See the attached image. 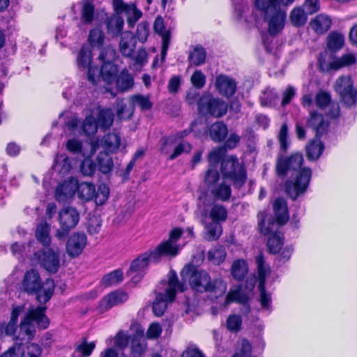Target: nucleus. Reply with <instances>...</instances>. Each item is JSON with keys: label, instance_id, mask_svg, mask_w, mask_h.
<instances>
[{"label": "nucleus", "instance_id": "nucleus-22", "mask_svg": "<svg viewBox=\"0 0 357 357\" xmlns=\"http://www.w3.org/2000/svg\"><path fill=\"white\" fill-rule=\"evenodd\" d=\"M150 250L152 252L153 260L158 262L162 257H176L178 254L181 248L178 244L173 243L170 241L167 240L162 241L154 249Z\"/></svg>", "mask_w": 357, "mask_h": 357}, {"label": "nucleus", "instance_id": "nucleus-9", "mask_svg": "<svg viewBox=\"0 0 357 357\" xmlns=\"http://www.w3.org/2000/svg\"><path fill=\"white\" fill-rule=\"evenodd\" d=\"M221 172L225 178L231 180L237 188H241L245 182V171L236 157L230 156L224 159L221 162Z\"/></svg>", "mask_w": 357, "mask_h": 357}, {"label": "nucleus", "instance_id": "nucleus-64", "mask_svg": "<svg viewBox=\"0 0 357 357\" xmlns=\"http://www.w3.org/2000/svg\"><path fill=\"white\" fill-rule=\"evenodd\" d=\"M331 98L328 93L320 91L315 96L316 105L320 109H324L331 103Z\"/></svg>", "mask_w": 357, "mask_h": 357}, {"label": "nucleus", "instance_id": "nucleus-44", "mask_svg": "<svg viewBox=\"0 0 357 357\" xmlns=\"http://www.w3.org/2000/svg\"><path fill=\"white\" fill-rule=\"evenodd\" d=\"M95 19V8L93 4L86 1L83 3L81 12V22L84 24H91Z\"/></svg>", "mask_w": 357, "mask_h": 357}, {"label": "nucleus", "instance_id": "nucleus-49", "mask_svg": "<svg viewBox=\"0 0 357 357\" xmlns=\"http://www.w3.org/2000/svg\"><path fill=\"white\" fill-rule=\"evenodd\" d=\"M123 280V273L122 270L116 269L105 275L102 280V284L105 287L117 285Z\"/></svg>", "mask_w": 357, "mask_h": 357}, {"label": "nucleus", "instance_id": "nucleus-32", "mask_svg": "<svg viewBox=\"0 0 357 357\" xmlns=\"http://www.w3.org/2000/svg\"><path fill=\"white\" fill-rule=\"evenodd\" d=\"M211 139L215 142H220L225 139L228 130L225 123L222 121H216L208 129Z\"/></svg>", "mask_w": 357, "mask_h": 357}, {"label": "nucleus", "instance_id": "nucleus-27", "mask_svg": "<svg viewBox=\"0 0 357 357\" xmlns=\"http://www.w3.org/2000/svg\"><path fill=\"white\" fill-rule=\"evenodd\" d=\"M136 43L135 36L132 32L124 33L119 43L121 53L126 57H132L136 48Z\"/></svg>", "mask_w": 357, "mask_h": 357}, {"label": "nucleus", "instance_id": "nucleus-20", "mask_svg": "<svg viewBox=\"0 0 357 357\" xmlns=\"http://www.w3.org/2000/svg\"><path fill=\"white\" fill-rule=\"evenodd\" d=\"M40 265L48 272L55 273L58 271L60 260L59 255L52 249L43 250L40 253H36Z\"/></svg>", "mask_w": 357, "mask_h": 357}, {"label": "nucleus", "instance_id": "nucleus-62", "mask_svg": "<svg viewBox=\"0 0 357 357\" xmlns=\"http://www.w3.org/2000/svg\"><path fill=\"white\" fill-rule=\"evenodd\" d=\"M278 140L280 144V149L286 152L289 146V141L288 140V128L286 123H283L280 128L278 134Z\"/></svg>", "mask_w": 357, "mask_h": 357}, {"label": "nucleus", "instance_id": "nucleus-46", "mask_svg": "<svg viewBox=\"0 0 357 357\" xmlns=\"http://www.w3.org/2000/svg\"><path fill=\"white\" fill-rule=\"evenodd\" d=\"M344 44V37L342 34L332 32L327 38V46L331 52L340 50Z\"/></svg>", "mask_w": 357, "mask_h": 357}, {"label": "nucleus", "instance_id": "nucleus-15", "mask_svg": "<svg viewBox=\"0 0 357 357\" xmlns=\"http://www.w3.org/2000/svg\"><path fill=\"white\" fill-rule=\"evenodd\" d=\"M151 261L156 262V261L153 260L151 250H149L142 254L132 261L129 270V274L132 275L133 273H136V275L132 277L133 282L137 283L139 280H141L144 275V271L148 268Z\"/></svg>", "mask_w": 357, "mask_h": 357}, {"label": "nucleus", "instance_id": "nucleus-23", "mask_svg": "<svg viewBox=\"0 0 357 357\" xmlns=\"http://www.w3.org/2000/svg\"><path fill=\"white\" fill-rule=\"evenodd\" d=\"M215 86L219 93L226 97L232 96L236 91L235 80L225 75H220L216 77Z\"/></svg>", "mask_w": 357, "mask_h": 357}, {"label": "nucleus", "instance_id": "nucleus-26", "mask_svg": "<svg viewBox=\"0 0 357 357\" xmlns=\"http://www.w3.org/2000/svg\"><path fill=\"white\" fill-rule=\"evenodd\" d=\"M77 182L70 179L60 183L56 188L55 197L59 202H64L77 191Z\"/></svg>", "mask_w": 357, "mask_h": 357}, {"label": "nucleus", "instance_id": "nucleus-55", "mask_svg": "<svg viewBox=\"0 0 357 357\" xmlns=\"http://www.w3.org/2000/svg\"><path fill=\"white\" fill-rule=\"evenodd\" d=\"M150 33V26L147 22L143 21L140 22L137 27L135 38L142 43H144Z\"/></svg>", "mask_w": 357, "mask_h": 357}, {"label": "nucleus", "instance_id": "nucleus-36", "mask_svg": "<svg viewBox=\"0 0 357 357\" xmlns=\"http://www.w3.org/2000/svg\"><path fill=\"white\" fill-rule=\"evenodd\" d=\"M96 166L103 174H107L112 171L114 163L112 157L107 151H100L96 157Z\"/></svg>", "mask_w": 357, "mask_h": 357}, {"label": "nucleus", "instance_id": "nucleus-14", "mask_svg": "<svg viewBox=\"0 0 357 357\" xmlns=\"http://www.w3.org/2000/svg\"><path fill=\"white\" fill-rule=\"evenodd\" d=\"M66 149L74 154H81L84 158H91L99 149L98 141H89L82 144L77 139H70L66 142Z\"/></svg>", "mask_w": 357, "mask_h": 357}, {"label": "nucleus", "instance_id": "nucleus-57", "mask_svg": "<svg viewBox=\"0 0 357 357\" xmlns=\"http://www.w3.org/2000/svg\"><path fill=\"white\" fill-rule=\"evenodd\" d=\"M204 182L208 190H211L213 186L221 182L218 172L216 169H208L204 176Z\"/></svg>", "mask_w": 357, "mask_h": 357}, {"label": "nucleus", "instance_id": "nucleus-45", "mask_svg": "<svg viewBox=\"0 0 357 357\" xmlns=\"http://www.w3.org/2000/svg\"><path fill=\"white\" fill-rule=\"evenodd\" d=\"M206 57L205 49L199 45H196L193 50L190 53L188 59L194 66H201L204 63Z\"/></svg>", "mask_w": 357, "mask_h": 357}, {"label": "nucleus", "instance_id": "nucleus-52", "mask_svg": "<svg viewBox=\"0 0 357 357\" xmlns=\"http://www.w3.org/2000/svg\"><path fill=\"white\" fill-rule=\"evenodd\" d=\"M278 95L273 89L267 88L260 96V102L262 106H271L276 103Z\"/></svg>", "mask_w": 357, "mask_h": 357}, {"label": "nucleus", "instance_id": "nucleus-4", "mask_svg": "<svg viewBox=\"0 0 357 357\" xmlns=\"http://www.w3.org/2000/svg\"><path fill=\"white\" fill-rule=\"evenodd\" d=\"M22 286L29 294H37V300L40 303H45L51 298L55 287L52 279H47L42 284L39 273L33 269L26 272Z\"/></svg>", "mask_w": 357, "mask_h": 357}, {"label": "nucleus", "instance_id": "nucleus-56", "mask_svg": "<svg viewBox=\"0 0 357 357\" xmlns=\"http://www.w3.org/2000/svg\"><path fill=\"white\" fill-rule=\"evenodd\" d=\"M109 195V188L105 184L99 185L98 190L95 192L94 199L96 205L102 206L107 200Z\"/></svg>", "mask_w": 357, "mask_h": 357}, {"label": "nucleus", "instance_id": "nucleus-33", "mask_svg": "<svg viewBox=\"0 0 357 357\" xmlns=\"http://www.w3.org/2000/svg\"><path fill=\"white\" fill-rule=\"evenodd\" d=\"M105 23L108 34L113 37H116L121 33L123 28L124 21L122 17L114 15L107 17Z\"/></svg>", "mask_w": 357, "mask_h": 357}, {"label": "nucleus", "instance_id": "nucleus-38", "mask_svg": "<svg viewBox=\"0 0 357 357\" xmlns=\"http://www.w3.org/2000/svg\"><path fill=\"white\" fill-rule=\"evenodd\" d=\"M324 149V144L318 139L312 140L306 146V155L309 160H316L321 155Z\"/></svg>", "mask_w": 357, "mask_h": 357}, {"label": "nucleus", "instance_id": "nucleus-12", "mask_svg": "<svg viewBox=\"0 0 357 357\" xmlns=\"http://www.w3.org/2000/svg\"><path fill=\"white\" fill-rule=\"evenodd\" d=\"M335 89L341 100L347 106L357 102V89L354 88L353 82L349 76H341L335 82Z\"/></svg>", "mask_w": 357, "mask_h": 357}, {"label": "nucleus", "instance_id": "nucleus-54", "mask_svg": "<svg viewBox=\"0 0 357 357\" xmlns=\"http://www.w3.org/2000/svg\"><path fill=\"white\" fill-rule=\"evenodd\" d=\"M98 127L97 120L91 115L86 116L82 123L83 131L87 135L95 134Z\"/></svg>", "mask_w": 357, "mask_h": 357}, {"label": "nucleus", "instance_id": "nucleus-5", "mask_svg": "<svg viewBox=\"0 0 357 357\" xmlns=\"http://www.w3.org/2000/svg\"><path fill=\"white\" fill-rule=\"evenodd\" d=\"M257 8L264 12V20L268 24V31L276 35L283 30L286 24V9L269 4L262 0H256Z\"/></svg>", "mask_w": 357, "mask_h": 357}, {"label": "nucleus", "instance_id": "nucleus-40", "mask_svg": "<svg viewBox=\"0 0 357 357\" xmlns=\"http://www.w3.org/2000/svg\"><path fill=\"white\" fill-rule=\"evenodd\" d=\"M133 84V78L126 70H123L116 77V87L118 90L122 92L130 89Z\"/></svg>", "mask_w": 357, "mask_h": 357}, {"label": "nucleus", "instance_id": "nucleus-28", "mask_svg": "<svg viewBox=\"0 0 357 357\" xmlns=\"http://www.w3.org/2000/svg\"><path fill=\"white\" fill-rule=\"evenodd\" d=\"M93 141L99 142V148L101 146L104 149V151L108 153L116 152L121 144V137L116 133H108L101 139H96Z\"/></svg>", "mask_w": 357, "mask_h": 357}, {"label": "nucleus", "instance_id": "nucleus-53", "mask_svg": "<svg viewBox=\"0 0 357 357\" xmlns=\"http://www.w3.org/2000/svg\"><path fill=\"white\" fill-rule=\"evenodd\" d=\"M33 241H29L27 245L15 243L11 245L10 250L13 256L20 259L24 255L31 252V246Z\"/></svg>", "mask_w": 357, "mask_h": 357}, {"label": "nucleus", "instance_id": "nucleus-3", "mask_svg": "<svg viewBox=\"0 0 357 357\" xmlns=\"http://www.w3.org/2000/svg\"><path fill=\"white\" fill-rule=\"evenodd\" d=\"M181 274L188 280L191 289L196 292L210 293L220 297L227 291V283L222 278L211 279L206 271L198 269L193 265L185 266Z\"/></svg>", "mask_w": 357, "mask_h": 357}, {"label": "nucleus", "instance_id": "nucleus-35", "mask_svg": "<svg viewBox=\"0 0 357 357\" xmlns=\"http://www.w3.org/2000/svg\"><path fill=\"white\" fill-rule=\"evenodd\" d=\"M310 26L316 33H324L331 28V20L328 16L321 14L310 22Z\"/></svg>", "mask_w": 357, "mask_h": 357}, {"label": "nucleus", "instance_id": "nucleus-19", "mask_svg": "<svg viewBox=\"0 0 357 357\" xmlns=\"http://www.w3.org/2000/svg\"><path fill=\"white\" fill-rule=\"evenodd\" d=\"M356 61V56L353 54H344L340 58L330 63L325 61L323 54H321L318 59L319 68L322 71L337 70L342 67L352 65Z\"/></svg>", "mask_w": 357, "mask_h": 357}, {"label": "nucleus", "instance_id": "nucleus-39", "mask_svg": "<svg viewBox=\"0 0 357 357\" xmlns=\"http://www.w3.org/2000/svg\"><path fill=\"white\" fill-rule=\"evenodd\" d=\"M248 271L247 262L243 259H238L234 261L231 266V275L238 280H243Z\"/></svg>", "mask_w": 357, "mask_h": 357}, {"label": "nucleus", "instance_id": "nucleus-2", "mask_svg": "<svg viewBox=\"0 0 357 357\" xmlns=\"http://www.w3.org/2000/svg\"><path fill=\"white\" fill-rule=\"evenodd\" d=\"M46 307L38 306L30 309L24 316L19 327L17 322L10 319L5 327L6 335L13 336V339L22 341H30L36 335L35 324L40 329H45L50 325L49 319L45 314Z\"/></svg>", "mask_w": 357, "mask_h": 357}, {"label": "nucleus", "instance_id": "nucleus-37", "mask_svg": "<svg viewBox=\"0 0 357 357\" xmlns=\"http://www.w3.org/2000/svg\"><path fill=\"white\" fill-rule=\"evenodd\" d=\"M114 113L109 108L101 109L98 115V126L102 130L109 129L114 122Z\"/></svg>", "mask_w": 357, "mask_h": 357}, {"label": "nucleus", "instance_id": "nucleus-29", "mask_svg": "<svg viewBox=\"0 0 357 357\" xmlns=\"http://www.w3.org/2000/svg\"><path fill=\"white\" fill-rule=\"evenodd\" d=\"M213 198L215 201L226 202L231 195V189L229 184L222 179L221 182L212 187L209 190Z\"/></svg>", "mask_w": 357, "mask_h": 357}, {"label": "nucleus", "instance_id": "nucleus-18", "mask_svg": "<svg viewBox=\"0 0 357 357\" xmlns=\"http://www.w3.org/2000/svg\"><path fill=\"white\" fill-rule=\"evenodd\" d=\"M77 65L79 68H88L87 79L92 84H96V77L98 73V68L91 66V52L87 45H83L79 50L77 59Z\"/></svg>", "mask_w": 357, "mask_h": 357}, {"label": "nucleus", "instance_id": "nucleus-7", "mask_svg": "<svg viewBox=\"0 0 357 357\" xmlns=\"http://www.w3.org/2000/svg\"><path fill=\"white\" fill-rule=\"evenodd\" d=\"M259 220V226L260 231L264 235H268L267 246L271 253L278 252L283 245L284 236L279 232L273 231L275 224L271 217H267L265 213H260L258 215Z\"/></svg>", "mask_w": 357, "mask_h": 357}, {"label": "nucleus", "instance_id": "nucleus-41", "mask_svg": "<svg viewBox=\"0 0 357 357\" xmlns=\"http://www.w3.org/2000/svg\"><path fill=\"white\" fill-rule=\"evenodd\" d=\"M77 192L80 199L90 201L94 197L96 188L93 184L89 182L77 183Z\"/></svg>", "mask_w": 357, "mask_h": 357}, {"label": "nucleus", "instance_id": "nucleus-34", "mask_svg": "<svg viewBox=\"0 0 357 357\" xmlns=\"http://www.w3.org/2000/svg\"><path fill=\"white\" fill-rule=\"evenodd\" d=\"M117 67L112 63H104L100 70H98V73L96 77V82L101 76L102 80L107 84H111L116 77L117 75Z\"/></svg>", "mask_w": 357, "mask_h": 357}, {"label": "nucleus", "instance_id": "nucleus-31", "mask_svg": "<svg viewBox=\"0 0 357 357\" xmlns=\"http://www.w3.org/2000/svg\"><path fill=\"white\" fill-rule=\"evenodd\" d=\"M71 161L66 153L58 154L54 159L52 168L57 172L61 176H65L69 174L71 169Z\"/></svg>", "mask_w": 357, "mask_h": 357}, {"label": "nucleus", "instance_id": "nucleus-63", "mask_svg": "<svg viewBox=\"0 0 357 357\" xmlns=\"http://www.w3.org/2000/svg\"><path fill=\"white\" fill-rule=\"evenodd\" d=\"M233 357H255L252 356V347L250 343L246 340H243L241 342L240 349L236 351Z\"/></svg>", "mask_w": 357, "mask_h": 357}, {"label": "nucleus", "instance_id": "nucleus-48", "mask_svg": "<svg viewBox=\"0 0 357 357\" xmlns=\"http://www.w3.org/2000/svg\"><path fill=\"white\" fill-rule=\"evenodd\" d=\"M226 255L225 248L222 245H217L208 251L207 258L213 264L219 265L225 260Z\"/></svg>", "mask_w": 357, "mask_h": 357}, {"label": "nucleus", "instance_id": "nucleus-43", "mask_svg": "<svg viewBox=\"0 0 357 357\" xmlns=\"http://www.w3.org/2000/svg\"><path fill=\"white\" fill-rule=\"evenodd\" d=\"M289 20L293 26L300 27L306 23L307 20V14L302 8L296 7L291 11Z\"/></svg>", "mask_w": 357, "mask_h": 357}, {"label": "nucleus", "instance_id": "nucleus-10", "mask_svg": "<svg viewBox=\"0 0 357 357\" xmlns=\"http://www.w3.org/2000/svg\"><path fill=\"white\" fill-rule=\"evenodd\" d=\"M258 274V289L260 292V303L262 309L269 310L271 307V294L265 289L266 278L270 273L269 266L266 264L264 255L260 253L255 258Z\"/></svg>", "mask_w": 357, "mask_h": 357}, {"label": "nucleus", "instance_id": "nucleus-16", "mask_svg": "<svg viewBox=\"0 0 357 357\" xmlns=\"http://www.w3.org/2000/svg\"><path fill=\"white\" fill-rule=\"evenodd\" d=\"M129 349V357H144L147 351L144 329L137 328L135 333L132 335L130 337Z\"/></svg>", "mask_w": 357, "mask_h": 357}, {"label": "nucleus", "instance_id": "nucleus-59", "mask_svg": "<svg viewBox=\"0 0 357 357\" xmlns=\"http://www.w3.org/2000/svg\"><path fill=\"white\" fill-rule=\"evenodd\" d=\"M220 222L212 221L206 225L208 240L213 241L218 239L222 234V227Z\"/></svg>", "mask_w": 357, "mask_h": 357}, {"label": "nucleus", "instance_id": "nucleus-24", "mask_svg": "<svg viewBox=\"0 0 357 357\" xmlns=\"http://www.w3.org/2000/svg\"><path fill=\"white\" fill-rule=\"evenodd\" d=\"M328 122L321 114L317 112H310V118L307 121V126L311 128L316 133V137L319 138L327 130Z\"/></svg>", "mask_w": 357, "mask_h": 357}, {"label": "nucleus", "instance_id": "nucleus-13", "mask_svg": "<svg viewBox=\"0 0 357 357\" xmlns=\"http://www.w3.org/2000/svg\"><path fill=\"white\" fill-rule=\"evenodd\" d=\"M114 9L118 14L124 13L129 27L133 28L136 22L142 17V12L135 3H126L123 0H113Z\"/></svg>", "mask_w": 357, "mask_h": 357}, {"label": "nucleus", "instance_id": "nucleus-30", "mask_svg": "<svg viewBox=\"0 0 357 357\" xmlns=\"http://www.w3.org/2000/svg\"><path fill=\"white\" fill-rule=\"evenodd\" d=\"M273 210L278 225H284L288 222L289 216L287 204L284 199H276L273 203Z\"/></svg>", "mask_w": 357, "mask_h": 357}, {"label": "nucleus", "instance_id": "nucleus-11", "mask_svg": "<svg viewBox=\"0 0 357 357\" xmlns=\"http://www.w3.org/2000/svg\"><path fill=\"white\" fill-rule=\"evenodd\" d=\"M79 220V213L72 206L63 207L59 212V222L60 228L56 232V237L59 239L64 238L69 231L75 227Z\"/></svg>", "mask_w": 357, "mask_h": 357}, {"label": "nucleus", "instance_id": "nucleus-51", "mask_svg": "<svg viewBox=\"0 0 357 357\" xmlns=\"http://www.w3.org/2000/svg\"><path fill=\"white\" fill-rule=\"evenodd\" d=\"M130 102L133 107L138 106L142 110H149L153 107L149 96L142 94L133 95L130 97Z\"/></svg>", "mask_w": 357, "mask_h": 357}, {"label": "nucleus", "instance_id": "nucleus-6", "mask_svg": "<svg viewBox=\"0 0 357 357\" xmlns=\"http://www.w3.org/2000/svg\"><path fill=\"white\" fill-rule=\"evenodd\" d=\"M168 277L167 287L164 291L156 294L153 303V312L158 317L164 314L168 304L174 300L177 291H184L183 284L178 281L176 272H169Z\"/></svg>", "mask_w": 357, "mask_h": 357}, {"label": "nucleus", "instance_id": "nucleus-8", "mask_svg": "<svg viewBox=\"0 0 357 357\" xmlns=\"http://www.w3.org/2000/svg\"><path fill=\"white\" fill-rule=\"evenodd\" d=\"M197 106L199 113L215 118L225 116L228 110V104L225 100L211 94L203 95L199 98Z\"/></svg>", "mask_w": 357, "mask_h": 357}, {"label": "nucleus", "instance_id": "nucleus-60", "mask_svg": "<svg viewBox=\"0 0 357 357\" xmlns=\"http://www.w3.org/2000/svg\"><path fill=\"white\" fill-rule=\"evenodd\" d=\"M116 58V50L111 46L102 48L98 56L99 60L104 63H112Z\"/></svg>", "mask_w": 357, "mask_h": 357}, {"label": "nucleus", "instance_id": "nucleus-42", "mask_svg": "<svg viewBox=\"0 0 357 357\" xmlns=\"http://www.w3.org/2000/svg\"><path fill=\"white\" fill-rule=\"evenodd\" d=\"M50 226L46 222L40 223L36 230V237L38 241L44 246H49L51 243L50 236Z\"/></svg>", "mask_w": 357, "mask_h": 357}, {"label": "nucleus", "instance_id": "nucleus-17", "mask_svg": "<svg viewBox=\"0 0 357 357\" xmlns=\"http://www.w3.org/2000/svg\"><path fill=\"white\" fill-rule=\"evenodd\" d=\"M86 243L87 238L84 232L73 233L66 242V253L71 258L77 257L83 252Z\"/></svg>", "mask_w": 357, "mask_h": 357}, {"label": "nucleus", "instance_id": "nucleus-21", "mask_svg": "<svg viewBox=\"0 0 357 357\" xmlns=\"http://www.w3.org/2000/svg\"><path fill=\"white\" fill-rule=\"evenodd\" d=\"M154 31L162 38V48H161V63H162L166 58L167 50L171 40V33L169 29H167L164 20L161 16H157L153 23Z\"/></svg>", "mask_w": 357, "mask_h": 357}, {"label": "nucleus", "instance_id": "nucleus-47", "mask_svg": "<svg viewBox=\"0 0 357 357\" xmlns=\"http://www.w3.org/2000/svg\"><path fill=\"white\" fill-rule=\"evenodd\" d=\"M105 38V33L100 28H94L89 32V42L93 47L101 49L103 46Z\"/></svg>", "mask_w": 357, "mask_h": 357}, {"label": "nucleus", "instance_id": "nucleus-50", "mask_svg": "<svg viewBox=\"0 0 357 357\" xmlns=\"http://www.w3.org/2000/svg\"><path fill=\"white\" fill-rule=\"evenodd\" d=\"M228 212L227 208L222 204H215L212 206L209 216L212 221L221 222L227 220Z\"/></svg>", "mask_w": 357, "mask_h": 357}, {"label": "nucleus", "instance_id": "nucleus-58", "mask_svg": "<svg viewBox=\"0 0 357 357\" xmlns=\"http://www.w3.org/2000/svg\"><path fill=\"white\" fill-rule=\"evenodd\" d=\"M116 115L120 119H129L133 114V109H128L123 100H116Z\"/></svg>", "mask_w": 357, "mask_h": 357}, {"label": "nucleus", "instance_id": "nucleus-1", "mask_svg": "<svg viewBox=\"0 0 357 357\" xmlns=\"http://www.w3.org/2000/svg\"><path fill=\"white\" fill-rule=\"evenodd\" d=\"M303 162V155L299 153L287 158H279L277 162L276 170L279 176H284L291 172L296 173L294 178L289 179L285 183L286 192L293 200L306 192L311 179V169L307 167L301 169Z\"/></svg>", "mask_w": 357, "mask_h": 357}, {"label": "nucleus", "instance_id": "nucleus-61", "mask_svg": "<svg viewBox=\"0 0 357 357\" xmlns=\"http://www.w3.org/2000/svg\"><path fill=\"white\" fill-rule=\"evenodd\" d=\"M131 335H128L123 331H119L114 337V346L116 349L122 350L128 346L130 344V337Z\"/></svg>", "mask_w": 357, "mask_h": 357}, {"label": "nucleus", "instance_id": "nucleus-25", "mask_svg": "<svg viewBox=\"0 0 357 357\" xmlns=\"http://www.w3.org/2000/svg\"><path fill=\"white\" fill-rule=\"evenodd\" d=\"M128 296L126 293L115 291L105 296L100 304V308L102 311H106L111 307L121 304L128 300Z\"/></svg>", "mask_w": 357, "mask_h": 357}]
</instances>
